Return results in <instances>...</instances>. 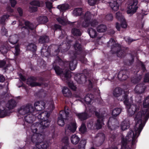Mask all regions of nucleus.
Wrapping results in <instances>:
<instances>
[{
	"label": "nucleus",
	"mask_w": 149,
	"mask_h": 149,
	"mask_svg": "<svg viewBox=\"0 0 149 149\" xmlns=\"http://www.w3.org/2000/svg\"><path fill=\"white\" fill-rule=\"evenodd\" d=\"M145 88V86L143 85L138 84L136 87L135 91L137 93L141 94L144 92Z\"/></svg>",
	"instance_id": "412c9836"
},
{
	"label": "nucleus",
	"mask_w": 149,
	"mask_h": 149,
	"mask_svg": "<svg viewBox=\"0 0 149 149\" xmlns=\"http://www.w3.org/2000/svg\"><path fill=\"white\" fill-rule=\"evenodd\" d=\"M69 5L67 4H62L59 5L58 6V8L60 11H63L66 10L69 8Z\"/></svg>",
	"instance_id": "2f4dec72"
},
{
	"label": "nucleus",
	"mask_w": 149,
	"mask_h": 149,
	"mask_svg": "<svg viewBox=\"0 0 149 149\" xmlns=\"http://www.w3.org/2000/svg\"><path fill=\"white\" fill-rule=\"evenodd\" d=\"M5 78L3 75H0V81L3 82L4 81Z\"/></svg>",
	"instance_id": "69168bd1"
},
{
	"label": "nucleus",
	"mask_w": 149,
	"mask_h": 149,
	"mask_svg": "<svg viewBox=\"0 0 149 149\" xmlns=\"http://www.w3.org/2000/svg\"><path fill=\"white\" fill-rule=\"evenodd\" d=\"M138 3V2L135 1V2H130L127 8V14L132 15L136 12L139 7Z\"/></svg>",
	"instance_id": "1a4fd4ad"
},
{
	"label": "nucleus",
	"mask_w": 149,
	"mask_h": 149,
	"mask_svg": "<svg viewBox=\"0 0 149 149\" xmlns=\"http://www.w3.org/2000/svg\"><path fill=\"white\" fill-rule=\"evenodd\" d=\"M18 40V36L16 35L10 36L9 38V42L11 44H15L16 43Z\"/></svg>",
	"instance_id": "5701e85b"
},
{
	"label": "nucleus",
	"mask_w": 149,
	"mask_h": 149,
	"mask_svg": "<svg viewBox=\"0 0 149 149\" xmlns=\"http://www.w3.org/2000/svg\"><path fill=\"white\" fill-rule=\"evenodd\" d=\"M14 49L13 51L14 54L15 56L18 55L20 53V50L19 48V46L18 45L16 46L14 48H13Z\"/></svg>",
	"instance_id": "4c0bfd02"
},
{
	"label": "nucleus",
	"mask_w": 149,
	"mask_h": 149,
	"mask_svg": "<svg viewBox=\"0 0 149 149\" xmlns=\"http://www.w3.org/2000/svg\"><path fill=\"white\" fill-rule=\"evenodd\" d=\"M123 91L119 88H116L113 91V95L118 97V100H124V104L127 109L129 116H132L135 114L134 120L136 122L134 131H130L127 136L122 141L121 149H130L127 144L128 142L132 141V145L136 142V138L140 134L145 124L149 118V96L144 100L143 107L139 109V106L134 104L131 105L132 101L127 99V93L123 94Z\"/></svg>",
	"instance_id": "f257e3e1"
},
{
	"label": "nucleus",
	"mask_w": 149,
	"mask_h": 149,
	"mask_svg": "<svg viewBox=\"0 0 149 149\" xmlns=\"http://www.w3.org/2000/svg\"><path fill=\"white\" fill-rule=\"evenodd\" d=\"M72 143L74 144H77L79 141V138L78 136L75 134L72 135L71 138Z\"/></svg>",
	"instance_id": "a878e982"
},
{
	"label": "nucleus",
	"mask_w": 149,
	"mask_h": 149,
	"mask_svg": "<svg viewBox=\"0 0 149 149\" xmlns=\"http://www.w3.org/2000/svg\"><path fill=\"white\" fill-rule=\"evenodd\" d=\"M79 130L82 133H84L86 131V128L84 124L82 123L81 124Z\"/></svg>",
	"instance_id": "79ce46f5"
},
{
	"label": "nucleus",
	"mask_w": 149,
	"mask_h": 149,
	"mask_svg": "<svg viewBox=\"0 0 149 149\" xmlns=\"http://www.w3.org/2000/svg\"><path fill=\"white\" fill-rule=\"evenodd\" d=\"M144 81L145 82H148L149 81V77L148 74H146Z\"/></svg>",
	"instance_id": "6e6d98bb"
},
{
	"label": "nucleus",
	"mask_w": 149,
	"mask_h": 149,
	"mask_svg": "<svg viewBox=\"0 0 149 149\" xmlns=\"http://www.w3.org/2000/svg\"><path fill=\"white\" fill-rule=\"evenodd\" d=\"M107 30V27L104 25H100L98 26L97 28L98 32H102L105 31Z\"/></svg>",
	"instance_id": "7c9ffc66"
},
{
	"label": "nucleus",
	"mask_w": 149,
	"mask_h": 149,
	"mask_svg": "<svg viewBox=\"0 0 149 149\" xmlns=\"http://www.w3.org/2000/svg\"><path fill=\"white\" fill-rule=\"evenodd\" d=\"M7 33V31L4 27H3L1 30V33L3 35H6Z\"/></svg>",
	"instance_id": "864d4df0"
},
{
	"label": "nucleus",
	"mask_w": 149,
	"mask_h": 149,
	"mask_svg": "<svg viewBox=\"0 0 149 149\" xmlns=\"http://www.w3.org/2000/svg\"><path fill=\"white\" fill-rule=\"evenodd\" d=\"M82 11L81 8H75L73 12V14L75 16H77L81 15Z\"/></svg>",
	"instance_id": "cd10ccee"
},
{
	"label": "nucleus",
	"mask_w": 149,
	"mask_h": 149,
	"mask_svg": "<svg viewBox=\"0 0 149 149\" xmlns=\"http://www.w3.org/2000/svg\"><path fill=\"white\" fill-rule=\"evenodd\" d=\"M74 79L79 83L81 84L86 81L85 76L80 74H78L75 75Z\"/></svg>",
	"instance_id": "a211bd4d"
},
{
	"label": "nucleus",
	"mask_w": 149,
	"mask_h": 149,
	"mask_svg": "<svg viewBox=\"0 0 149 149\" xmlns=\"http://www.w3.org/2000/svg\"><path fill=\"white\" fill-rule=\"evenodd\" d=\"M58 22L61 24L64 25L68 23V22L66 19H63L59 17L56 19Z\"/></svg>",
	"instance_id": "e433bc0d"
},
{
	"label": "nucleus",
	"mask_w": 149,
	"mask_h": 149,
	"mask_svg": "<svg viewBox=\"0 0 149 149\" xmlns=\"http://www.w3.org/2000/svg\"><path fill=\"white\" fill-rule=\"evenodd\" d=\"M9 17V15H3L1 18V22H3L6 19H8Z\"/></svg>",
	"instance_id": "8fccbe9b"
},
{
	"label": "nucleus",
	"mask_w": 149,
	"mask_h": 149,
	"mask_svg": "<svg viewBox=\"0 0 149 149\" xmlns=\"http://www.w3.org/2000/svg\"><path fill=\"white\" fill-rule=\"evenodd\" d=\"M45 105V103L43 101H37L35 102L34 103V107L36 109L34 108L36 110L35 113H36L37 112V111H40L44 109Z\"/></svg>",
	"instance_id": "4468645a"
},
{
	"label": "nucleus",
	"mask_w": 149,
	"mask_h": 149,
	"mask_svg": "<svg viewBox=\"0 0 149 149\" xmlns=\"http://www.w3.org/2000/svg\"><path fill=\"white\" fill-rule=\"evenodd\" d=\"M64 95L65 97H69L71 95V93L70 90L67 88L64 87L62 90Z\"/></svg>",
	"instance_id": "393cba45"
},
{
	"label": "nucleus",
	"mask_w": 149,
	"mask_h": 149,
	"mask_svg": "<svg viewBox=\"0 0 149 149\" xmlns=\"http://www.w3.org/2000/svg\"><path fill=\"white\" fill-rule=\"evenodd\" d=\"M123 71H121L118 73V78L121 80H125L127 78V76L125 74H123Z\"/></svg>",
	"instance_id": "72a5a7b5"
},
{
	"label": "nucleus",
	"mask_w": 149,
	"mask_h": 149,
	"mask_svg": "<svg viewBox=\"0 0 149 149\" xmlns=\"http://www.w3.org/2000/svg\"><path fill=\"white\" fill-rule=\"evenodd\" d=\"M118 121L116 119L112 118H109L108 123V127L109 128L112 130H114L118 126Z\"/></svg>",
	"instance_id": "ddd939ff"
},
{
	"label": "nucleus",
	"mask_w": 149,
	"mask_h": 149,
	"mask_svg": "<svg viewBox=\"0 0 149 149\" xmlns=\"http://www.w3.org/2000/svg\"><path fill=\"white\" fill-rule=\"evenodd\" d=\"M49 113H48L47 112H45L41 113V114L39 115V118H41L42 116H45V117H43L42 118V121L40 123V124L42 125L43 127H47L48 126L49 124V121L48 120V118L49 116Z\"/></svg>",
	"instance_id": "6e6552de"
},
{
	"label": "nucleus",
	"mask_w": 149,
	"mask_h": 149,
	"mask_svg": "<svg viewBox=\"0 0 149 149\" xmlns=\"http://www.w3.org/2000/svg\"><path fill=\"white\" fill-rule=\"evenodd\" d=\"M92 15L90 13L87 12L85 14L84 17V22L82 24V26L84 27H87L89 26L90 24H88L89 23V20L92 17Z\"/></svg>",
	"instance_id": "2eb2a0df"
},
{
	"label": "nucleus",
	"mask_w": 149,
	"mask_h": 149,
	"mask_svg": "<svg viewBox=\"0 0 149 149\" xmlns=\"http://www.w3.org/2000/svg\"><path fill=\"white\" fill-rule=\"evenodd\" d=\"M54 68L56 74L58 75H60L62 80H67L72 75L70 71L66 70L63 72L58 66H55Z\"/></svg>",
	"instance_id": "0eeeda50"
},
{
	"label": "nucleus",
	"mask_w": 149,
	"mask_h": 149,
	"mask_svg": "<svg viewBox=\"0 0 149 149\" xmlns=\"http://www.w3.org/2000/svg\"><path fill=\"white\" fill-rule=\"evenodd\" d=\"M99 0H88V3L91 6L94 5Z\"/></svg>",
	"instance_id": "de8ad7c7"
},
{
	"label": "nucleus",
	"mask_w": 149,
	"mask_h": 149,
	"mask_svg": "<svg viewBox=\"0 0 149 149\" xmlns=\"http://www.w3.org/2000/svg\"><path fill=\"white\" fill-rule=\"evenodd\" d=\"M8 49L5 46H2L0 47V51L3 54L6 53Z\"/></svg>",
	"instance_id": "c03bdc74"
},
{
	"label": "nucleus",
	"mask_w": 149,
	"mask_h": 149,
	"mask_svg": "<svg viewBox=\"0 0 149 149\" xmlns=\"http://www.w3.org/2000/svg\"><path fill=\"white\" fill-rule=\"evenodd\" d=\"M37 20L39 24H44L48 21V18L46 16L40 17L37 18Z\"/></svg>",
	"instance_id": "bb28decb"
},
{
	"label": "nucleus",
	"mask_w": 149,
	"mask_h": 149,
	"mask_svg": "<svg viewBox=\"0 0 149 149\" xmlns=\"http://www.w3.org/2000/svg\"><path fill=\"white\" fill-rule=\"evenodd\" d=\"M74 47L76 50H79L80 48V45L79 44L77 43L74 45Z\"/></svg>",
	"instance_id": "13d9d810"
},
{
	"label": "nucleus",
	"mask_w": 149,
	"mask_h": 149,
	"mask_svg": "<svg viewBox=\"0 0 149 149\" xmlns=\"http://www.w3.org/2000/svg\"><path fill=\"white\" fill-rule=\"evenodd\" d=\"M65 111H60L59 113L57 123L60 126H62L64 125V119H68L69 111L68 107H65Z\"/></svg>",
	"instance_id": "423d86ee"
},
{
	"label": "nucleus",
	"mask_w": 149,
	"mask_h": 149,
	"mask_svg": "<svg viewBox=\"0 0 149 149\" xmlns=\"http://www.w3.org/2000/svg\"><path fill=\"white\" fill-rule=\"evenodd\" d=\"M93 98V97L92 95L88 94L86 96L84 99H81L80 101L83 103L85 102L87 104H90Z\"/></svg>",
	"instance_id": "dca6fc26"
},
{
	"label": "nucleus",
	"mask_w": 149,
	"mask_h": 149,
	"mask_svg": "<svg viewBox=\"0 0 149 149\" xmlns=\"http://www.w3.org/2000/svg\"><path fill=\"white\" fill-rule=\"evenodd\" d=\"M109 4L111 8L114 11H117L119 9V4L115 1L111 0Z\"/></svg>",
	"instance_id": "aec40b11"
},
{
	"label": "nucleus",
	"mask_w": 149,
	"mask_h": 149,
	"mask_svg": "<svg viewBox=\"0 0 149 149\" xmlns=\"http://www.w3.org/2000/svg\"><path fill=\"white\" fill-rule=\"evenodd\" d=\"M10 3L11 6L13 7H15L16 3V1L14 0H10Z\"/></svg>",
	"instance_id": "052dcab7"
},
{
	"label": "nucleus",
	"mask_w": 149,
	"mask_h": 149,
	"mask_svg": "<svg viewBox=\"0 0 149 149\" xmlns=\"http://www.w3.org/2000/svg\"><path fill=\"white\" fill-rule=\"evenodd\" d=\"M95 108L93 106L90 107L89 109V112H91L92 113H95L96 116L98 117V119L97 120V122L92 124L91 125L92 123H90L88 125V127L91 128L92 129H98L101 128L102 127V125L103 124L102 122V120L104 119L103 116L102 115H100L98 112L95 111Z\"/></svg>",
	"instance_id": "7ed1b4c3"
},
{
	"label": "nucleus",
	"mask_w": 149,
	"mask_h": 149,
	"mask_svg": "<svg viewBox=\"0 0 149 149\" xmlns=\"http://www.w3.org/2000/svg\"><path fill=\"white\" fill-rule=\"evenodd\" d=\"M116 18L121 22V26L122 28H126L127 27V25L126 21L122 15L121 13L119 12H117L116 14Z\"/></svg>",
	"instance_id": "f8f14e48"
},
{
	"label": "nucleus",
	"mask_w": 149,
	"mask_h": 149,
	"mask_svg": "<svg viewBox=\"0 0 149 149\" xmlns=\"http://www.w3.org/2000/svg\"><path fill=\"white\" fill-rule=\"evenodd\" d=\"M30 4L32 6H40V2L37 0L33 1L30 3Z\"/></svg>",
	"instance_id": "37998d69"
},
{
	"label": "nucleus",
	"mask_w": 149,
	"mask_h": 149,
	"mask_svg": "<svg viewBox=\"0 0 149 149\" xmlns=\"http://www.w3.org/2000/svg\"><path fill=\"white\" fill-rule=\"evenodd\" d=\"M76 64L77 61L75 60H74L70 62L69 64V67L71 70H73L75 69Z\"/></svg>",
	"instance_id": "473e14b6"
},
{
	"label": "nucleus",
	"mask_w": 149,
	"mask_h": 149,
	"mask_svg": "<svg viewBox=\"0 0 149 149\" xmlns=\"http://www.w3.org/2000/svg\"><path fill=\"white\" fill-rule=\"evenodd\" d=\"M72 33L75 36H80L81 34V32L79 29H73L72 31Z\"/></svg>",
	"instance_id": "ea45409f"
},
{
	"label": "nucleus",
	"mask_w": 149,
	"mask_h": 149,
	"mask_svg": "<svg viewBox=\"0 0 149 149\" xmlns=\"http://www.w3.org/2000/svg\"><path fill=\"white\" fill-rule=\"evenodd\" d=\"M7 10L8 11L11 13H12L13 12V9H12L10 7H8L7 8Z\"/></svg>",
	"instance_id": "338daca9"
},
{
	"label": "nucleus",
	"mask_w": 149,
	"mask_h": 149,
	"mask_svg": "<svg viewBox=\"0 0 149 149\" xmlns=\"http://www.w3.org/2000/svg\"><path fill=\"white\" fill-rule=\"evenodd\" d=\"M27 49L34 52L36 49V47L33 44L29 45L27 47Z\"/></svg>",
	"instance_id": "f704fd0d"
},
{
	"label": "nucleus",
	"mask_w": 149,
	"mask_h": 149,
	"mask_svg": "<svg viewBox=\"0 0 149 149\" xmlns=\"http://www.w3.org/2000/svg\"><path fill=\"white\" fill-rule=\"evenodd\" d=\"M62 141L65 143L67 144L68 142V139L67 137H66L62 139Z\"/></svg>",
	"instance_id": "680f3d73"
},
{
	"label": "nucleus",
	"mask_w": 149,
	"mask_h": 149,
	"mask_svg": "<svg viewBox=\"0 0 149 149\" xmlns=\"http://www.w3.org/2000/svg\"><path fill=\"white\" fill-rule=\"evenodd\" d=\"M108 45L111 47V48L115 47L116 49H119L120 47L118 44H116V42L113 39H111L108 42Z\"/></svg>",
	"instance_id": "6ab92c4d"
},
{
	"label": "nucleus",
	"mask_w": 149,
	"mask_h": 149,
	"mask_svg": "<svg viewBox=\"0 0 149 149\" xmlns=\"http://www.w3.org/2000/svg\"><path fill=\"white\" fill-rule=\"evenodd\" d=\"M116 28L118 30H120V26L118 23H116Z\"/></svg>",
	"instance_id": "774afa93"
},
{
	"label": "nucleus",
	"mask_w": 149,
	"mask_h": 149,
	"mask_svg": "<svg viewBox=\"0 0 149 149\" xmlns=\"http://www.w3.org/2000/svg\"><path fill=\"white\" fill-rule=\"evenodd\" d=\"M49 41V39L48 37L46 36H43L40 38L39 40L40 42L42 43L44 42H48Z\"/></svg>",
	"instance_id": "a19ab883"
},
{
	"label": "nucleus",
	"mask_w": 149,
	"mask_h": 149,
	"mask_svg": "<svg viewBox=\"0 0 149 149\" xmlns=\"http://www.w3.org/2000/svg\"><path fill=\"white\" fill-rule=\"evenodd\" d=\"M126 41L128 42H131L132 41L135 40H134L132 39H131L129 37H127L125 38Z\"/></svg>",
	"instance_id": "e2e57ef3"
},
{
	"label": "nucleus",
	"mask_w": 149,
	"mask_h": 149,
	"mask_svg": "<svg viewBox=\"0 0 149 149\" xmlns=\"http://www.w3.org/2000/svg\"><path fill=\"white\" fill-rule=\"evenodd\" d=\"M77 126L74 120L72 121L69 124L67 125L65 128V132L66 133L68 132L73 133L76 130Z\"/></svg>",
	"instance_id": "9d476101"
},
{
	"label": "nucleus",
	"mask_w": 149,
	"mask_h": 149,
	"mask_svg": "<svg viewBox=\"0 0 149 149\" xmlns=\"http://www.w3.org/2000/svg\"><path fill=\"white\" fill-rule=\"evenodd\" d=\"M27 84L32 87L40 86L41 85L40 83L36 82L33 77L29 78L27 79Z\"/></svg>",
	"instance_id": "f3484780"
},
{
	"label": "nucleus",
	"mask_w": 149,
	"mask_h": 149,
	"mask_svg": "<svg viewBox=\"0 0 149 149\" xmlns=\"http://www.w3.org/2000/svg\"><path fill=\"white\" fill-rule=\"evenodd\" d=\"M77 116L81 120H85L89 117V116L86 113H77Z\"/></svg>",
	"instance_id": "b1692460"
},
{
	"label": "nucleus",
	"mask_w": 149,
	"mask_h": 149,
	"mask_svg": "<svg viewBox=\"0 0 149 149\" xmlns=\"http://www.w3.org/2000/svg\"><path fill=\"white\" fill-rule=\"evenodd\" d=\"M116 53L117 54V55L118 56L121 57L123 56L124 52L121 49L119 51H117Z\"/></svg>",
	"instance_id": "09e8293b"
},
{
	"label": "nucleus",
	"mask_w": 149,
	"mask_h": 149,
	"mask_svg": "<svg viewBox=\"0 0 149 149\" xmlns=\"http://www.w3.org/2000/svg\"><path fill=\"white\" fill-rule=\"evenodd\" d=\"M121 112V110L120 108H116L112 111V115L114 117H116L119 115Z\"/></svg>",
	"instance_id": "c756f323"
},
{
	"label": "nucleus",
	"mask_w": 149,
	"mask_h": 149,
	"mask_svg": "<svg viewBox=\"0 0 149 149\" xmlns=\"http://www.w3.org/2000/svg\"><path fill=\"white\" fill-rule=\"evenodd\" d=\"M68 86L70 88L73 90H75L76 89V87L74 85L72 82H70L69 83Z\"/></svg>",
	"instance_id": "a18cd8bd"
},
{
	"label": "nucleus",
	"mask_w": 149,
	"mask_h": 149,
	"mask_svg": "<svg viewBox=\"0 0 149 149\" xmlns=\"http://www.w3.org/2000/svg\"><path fill=\"white\" fill-rule=\"evenodd\" d=\"M17 11L20 16H22L23 14V10L20 8H18L17 9Z\"/></svg>",
	"instance_id": "bf43d9fd"
},
{
	"label": "nucleus",
	"mask_w": 149,
	"mask_h": 149,
	"mask_svg": "<svg viewBox=\"0 0 149 149\" xmlns=\"http://www.w3.org/2000/svg\"><path fill=\"white\" fill-rule=\"evenodd\" d=\"M130 122L128 120H125L123 121L120 125L121 128L123 130H125L129 127Z\"/></svg>",
	"instance_id": "4be33fe9"
},
{
	"label": "nucleus",
	"mask_w": 149,
	"mask_h": 149,
	"mask_svg": "<svg viewBox=\"0 0 149 149\" xmlns=\"http://www.w3.org/2000/svg\"><path fill=\"white\" fill-rule=\"evenodd\" d=\"M113 18V16L111 14L107 15L106 17V19L108 21H111Z\"/></svg>",
	"instance_id": "3c124183"
},
{
	"label": "nucleus",
	"mask_w": 149,
	"mask_h": 149,
	"mask_svg": "<svg viewBox=\"0 0 149 149\" xmlns=\"http://www.w3.org/2000/svg\"><path fill=\"white\" fill-rule=\"evenodd\" d=\"M86 143L85 140H82L79 145V149H85V146Z\"/></svg>",
	"instance_id": "58836bf2"
},
{
	"label": "nucleus",
	"mask_w": 149,
	"mask_h": 149,
	"mask_svg": "<svg viewBox=\"0 0 149 149\" xmlns=\"http://www.w3.org/2000/svg\"><path fill=\"white\" fill-rule=\"evenodd\" d=\"M88 32L90 37L92 38H95L97 35L96 31L92 28H89L88 29Z\"/></svg>",
	"instance_id": "c85d7f7f"
},
{
	"label": "nucleus",
	"mask_w": 149,
	"mask_h": 149,
	"mask_svg": "<svg viewBox=\"0 0 149 149\" xmlns=\"http://www.w3.org/2000/svg\"><path fill=\"white\" fill-rule=\"evenodd\" d=\"M97 22L95 20L92 21L90 23L91 25V26L94 27L97 24Z\"/></svg>",
	"instance_id": "603ef678"
},
{
	"label": "nucleus",
	"mask_w": 149,
	"mask_h": 149,
	"mask_svg": "<svg viewBox=\"0 0 149 149\" xmlns=\"http://www.w3.org/2000/svg\"><path fill=\"white\" fill-rule=\"evenodd\" d=\"M30 11L31 12H33L36 11L37 10V8L36 7L32 6L29 7Z\"/></svg>",
	"instance_id": "4d7b16f0"
},
{
	"label": "nucleus",
	"mask_w": 149,
	"mask_h": 149,
	"mask_svg": "<svg viewBox=\"0 0 149 149\" xmlns=\"http://www.w3.org/2000/svg\"><path fill=\"white\" fill-rule=\"evenodd\" d=\"M33 106L27 104L22 106L19 110V114L22 116L24 120L28 123H32L35 119V116L36 113Z\"/></svg>",
	"instance_id": "f03ea898"
},
{
	"label": "nucleus",
	"mask_w": 149,
	"mask_h": 149,
	"mask_svg": "<svg viewBox=\"0 0 149 149\" xmlns=\"http://www.w3.org/2000/svg\"><path fill=\"white\" fill-rule=\"evenodd\" d=\"M6 62L4 61H0V67L3 66L5 64Z\"/></svg>",
	"instance_id": "0e129e2a"
},
{
	"label": "nucleus",
	"mask_w": 149,
	"mask_h": 149,
	"mask_svg": "<svg viewBox=\"0 0 149 149\" xmlns=\"http://www.w3.org/2000/svg\"><path fill=\"white\" fill-rule=\"evenodd\" d=\"M16 102L14 100H11L8 101L6 106L8 110L6 109L3 107V105L0 104V117L3 118L6 116H9L10 114L9 109H13L16 106Z\"/></svg>",
	"instance_id": "20e7f679"
},
{
	"label": "nucleus",
	"mask_w": 149,
	"mask_h": 149,
	"mask_svg": "<svg viewBox=\"0 0 149 149\" xmlns=\"http://www.w3.org/2000/svg\"><path fill=\"white\" fill-rule=\"evenodd\" d=\"M49 109L50 111H52L54 108V102L53 101H51L49 103Z\"/></svg>",
	"instance_id": "49530a36"
},
{
	"label": "nucleus",
	"mask_w": 149,
	"mask_h": 149,
	"mask_svg": "<svg viewBox=\"0 0 149 149\" xmlns=\"http://www.w3.org/2000/svg\"><path fill=\"white\" fill-rule=\"evenodd\" d=\"M43 136L41 134L37 133L34 134L32 137V141L34 143H35L37 147L38 146L43 149H45L48 147L47 143L44 144L43 142Z\"/></svg>",
	"instance_id": "39448f33"
},
{
	"label": "nucleus",
	"mask_w": 149,
	"mask_h": 149,
	"mask_svg": "<svg viewBox=\"0 0 149 149\" xmlns=\"http://www.w3.org/2000/svg\"><path fill=\"white\" fill-rule=\"evenodd\" d=\"M46 6L49 9L51 8L52 7V3L48 1L46 2Z\"/></svg>",
	"instance_id": "5fc2aeb1"
},
{
	"label": "nucleus",
	"mask_w": 149,
	"mask_h": 149,
	"mask_svg": "<svg viewBox=\"0 0 149 149\" xmlns=\"http://www.w3.org/2000/svg\"><path fill=\"white\" fill-rule=\"evenodd\" d=\"M42 48L41 50V54L42 56L48 57L50 55V53L49 52L47 51L46 49Z\"/></svg>",
	"instance_id": "c9c22d12"
},
{
	"label": "nucleus",
	"mask_w": 149,
	"mask_h": 149,
	"mask_svg": "<svg viewBox=\"0 0 149 149\" xmlns=\"http://www.w3.org/2000/svg\"><path fill=\"white\" fill-rule=\"evenodd\" d=\"M19 26L22 29L26 28L31 30L34 29L36 27L29 22H25L24 21H23L22 22H19Z\"/></svg>",
	"instance_id": "9b49d317"
}]
</instances>
